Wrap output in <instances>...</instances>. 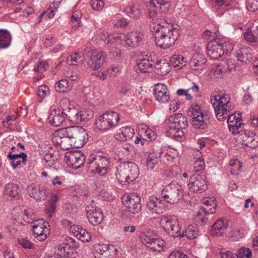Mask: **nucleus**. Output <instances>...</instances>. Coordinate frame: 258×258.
I'll list each match as a JSON object with an SVG mask.
<instances>
[{
    "label": "nucleus",
    "instance_id": "41",
    "mask_svg": "<svg viewBox=\"0 0 258 258\" xmlns=\"http://www.w3.org/2000/svg\"><path fill=\"white\" fill-rule=\"evenodd\" d=\"M230 166L231 174L233 175H238L239 171L242 167L241 162L237 159L231 160L230 162Z\"/></svg>",
    "mask_w": 258,
    "mask_h": 258
},
{
    "label": "nucleus",
    "instance_id": "5",
    "mask_svg": "<svg viewBox=\"0 0 258 258\" xmlns=\"http://www.w3.org/2000/svg\"><path fill=\"white\" fill-rule=\"evenodd\" d=\"M160 225L164 231L173 237H184V232H180L179 221L176 217L168 215L163 216L160 220Z\"/></svg>",
    "mask_w": 258,
    "mask_h": 258
},
{
    "label": "nucleus",
    "instance_id": "7",
    "mask_svg": "<svg viewBox=\"0 0 258 258\" xmlns=\"http://www.w3.org/2000/svg\"><path fill=\"white\" fill-rule=\"evenodd\" d=\"M182 192L180 185L176 182H171L163 188L161 195L166 203L174 204L181 199Z\"/></svg>",
    "mask_w": 258,
    "mask_h": 258
},
{
    "label": "nucleus",
    "instance_id": "39",
    "mask_svg": "<svg viewBox=\"0 0 258 258\" xmlns=\"http://www.w3.org/2000/svg\"><path fill=\"white\" fill-rule=\"evenodd\" d=\"M120 129V133L124 137L125 142L128 144H132L133 142V138L134 135V130L131 127H122Z\"/></svg>",
    "mask_w": 258,
    "mask_h": 258
},
{
    "label": "nucleus",
    "instance_id": "20",
    "mask_svg": "<svg viewBox=\"0 0 258 258\" xmlns=\"http://www.w3.org/2000/svg\"><path fill=\"white\" fill-rule=\"evenodd\" d=\"M37 222H39L38 224L33 226V231L37 240L40 241H43L50 233L49 225L43 219L39 220Z\"/></svg>",
    "mask_w": 258,
    "mask_h": 258
},
{
    "label": "nucleus",
    "instance_id": "64",
    "mask_svg": "<svg viewBox=\"0 0 258 258\" xmlns=\"http://www.w3.org/2000/svg\"><path fill=\"white\" fill-rule=\"evenodd\" d=\"M119 93L123 95H129L131 94V87L128 85H124L120 87Z\"/></svg>",
    "mask_w": 258,
    "mask_h": 258
},
{
    "label": "nucleus",
    "instance_id": "35",
    "mask_svg": "<svg viewBox=\"0 0 258 258\" xmlns=\"http://www.w3.org/2000/svg\"><path fill=\"white\" fill-rule=\"evenodd\" d=\"M20 189L18 184L13 183H7L5 188V193L14 198L19 197Z\"/></svg>",
    "mask_w": 258,
    "mask_h": 258
},
{
    "label": "nucleus",
    "instance_id": "14",
    "mask_svg": "<svg viewBox=\"0 0 258 258\" xmlns=\"http://www.w3.org/2000/svg\"><path fill=\"white\" fill-rule=\"evenodd\" d=\"M63 132H65V128L58 130L54 134L52 138V141L54 144L60 146L63 150H68L74 147V144L69 136L64 135Z\"/></svg>",
    "mask_w": 258,
    "mask_h": 258
},
{
    "label": "nucleus",
    "instance_id": "62",
    "mask_svg": "<svg viewBox=\"0 0 258 258\" xmlns=\"http://www.w3.org/2000/svg\"><path fill=\"white\" fill-rule=\"evenodd\" d=\"M55 42V39L51 35H48L46 37L44 45L46 47H49L52 46Z\"/></svg>",
    "mask_w": 258,
    "mask_h": 258
},
{
    "label": "nucleus",
    "instance_id": "60",
    "mask_svg": "<svg viewBox=\"0 0 258 258\" xmlns=\"http://www.w3.org/2000/svg\"><path fill=\"white\" fill-rule=\"evenodd\" d=\"M111 53L115 59L120 60L122 57V53L120 49L113 47L110 50Z\"/></svg>",
    "mask_w": 258,
    "mask_h": 258
},
{
    "label": "nucleus",
    "instance_id": "6",
    "mask_svg": "<svg viewBox=\"0 0 258 258\" xmlns=\"http://www.w3.org/2000/svg\"><path fill=\"white\" fill-rule=\"evenodd\" d=\"M64 135L71 139L74 147L77 148L83 147L88 141V135L85 130L81 127L72 126L65 127Z\"/></svg>",
    "mask_w": 258,
    "mask_h": 258
},
{
    "label": "nucleus",
    "instance_id": "22",
    "mask_svg": "<svg viewBox=\"0 0 258 258\" xmlns=\"http://www.w3.org/2000/svg\"><path fill=\"white\" fill-rule=\"evenodd\" d=\"M28 195L36 201L44 200L47 197L45 188L40 184H32L27 187Z\"/></svg>",
    "mask_w": 258,
    "mask_h": 258
},
{
    "label": "nucleus",
    "instance_id": "55",
    "mask_svg": "<svg viewBox=\"0 0 258 258\" xmlns=\"http://www.w3.org/2000/svg\"><path fill=\"white\" fill-rule=\"evenodd\" d=\"M61 1L58 3L53 2L47 9V12L49 13V18H52L54 16V12L56 11L57 9L60 4Z\"/></svg>",
    "mask_w": 258,
    "mask_h": 258
},
{
    "label": "nucleus",
    "instance_id": "19",
    "mask_svg": "<svg viewBox=\"0 0 258 258\" xmlns=\"http://www.w3.org/2000/svg\"><path fill=\"white\" fill-rule=\"evenodd\" d=\"M140 238L144 245L154 251H160L164 246L165 242L163 240L153 238L146 233H142Z\"/></svg>",
    "mask_w": 258,
    "mask_h": 258
},
{
    "label": "nucleus",
    "instance_id": "9",
    "mask_svg": "<svg viewBox=\"0 0 258 258\" xmlns=\"http://www.w3.org/2000/svg\"><path fill=\"white\" fill-rule=\"evenodd\" d=\"M78 247V243L73 238L67 237L65 242L58 246L57 251L58 255L70 258H76L78 254L77 249Z\"/></svg>",
    "mask_w": 258,
    "mask_h": 258
},
{
    "label": "nucleus",
    "instance_id": "18",
    "mask_svg": "<svg viewBox=\"0 0 258 258\" xmlns=\"http://www.w3.org/2000/svg\"><path fill=\"white\" fill-rule=\"evenodd\" d=\"M65 158L68 165L74 169L81 168L85 161L84 154L79 151L69 152L66 154Z\"/></svg>",
    "mask_w": 258,
    "mask_h": 258
},
{
    "label": "nucleus",
    "instance_id": "36",
    "mask_svg": "<svg viewBox=\"0 0 258 258\" xmlns=\"http://www.w3.org/2000/svg\"><path fill=\"white\" fill-rule=\"evenodd\" d=\"M139 175V170L137 164L132 163L130 167L129 173L125 177L124 181L130 183L135 180Z\"/></svg>",
    "mask_w": 258,
    "mask_h": 258
},
{
    "label": "nucleus",
    "instance_id": "61",
    "mask_svg": "<svg viewBox=\"0 0 258 258\" xmlns=\"http://www.w3.org/2000/svg\"><path fill=\"white\" fill-rule=\"evenodd\" d=\"M168 258H188V256L179 251H175L169 255Z\"/></svg>",
    "mask_w": 258,
    "mask_h": 258
},
{
    "label": "nucleus",
    "instance_id": "32",
    "mask_svg": "<svg viewBox=\"0 0 258 258\" xmlns=\"http://www.w3.org/2000/svg\"><path fill=\"white\" fill-rule=\"evenodd\" d=\"M154 67L156 69V73L158 75L164 76L169 72V64L164 60L156 61Z\"/></svg>",
    "mask_w": 258,
    "mask_h": 258
},
{
    "label": "nucleus",
    "instance_id": "57",
    "mask_svg": "<svg viewBox=\"0 0 258 258\" xmlns=\"http://www.w3.org/2000/svg\"><path fill=\"white\" fill-rule=\"evenodd\" d=\"M19 244L21 245L24 248L33 249L34 248V245L27 239L25 238H21L18 240Z\"/></svg>",
    "mask_w": 258,
    "mask_h": 258
},
{
    "label": "nucleus",
    "instance_id": "29",
    "mask_svg": "<svg viewBox=\"0 0 258 258\" xmlns=\"http://www.w3.org/2000/svg\"><path fill=\"white\" fill-rule=\"evenodd\" d=\"M154 61L150 60L149 58H143L137 63L138 69L142 73L151 72L154 68Z\"/></svg>",
    "mask_w": 258,
    "mask_h": 258
},
{
    "label": "nucleus",
    "instance_id": "34",
    "mask_svg": "<svg viewBox=\"0 0 258 258\" xmlns=\"http://www.w3.org/2000/svg\"><path fill=\"white\" fill-rule=\"evenodd\" d=\"M230 97L227 94H225L222 96H212L211 102L214 108H215V107L217 105L224 106V105L230 103Z\"/></svg>",
    "mask_w": 258,
    "mask_h": 258
},
{
    "label": "nucleus",
    "instance_id": "11",
    "mask_svg": "<svg viewBox=\"0 0 258 258\" xmlns=\"http://www.w3.org/2000/svg\"><path fill=\"white\" fill-rule=\"evenodd\" d=\"M122 203L127 211L133 214H136L141 211L142 204L141 198L136 195H125L121 198Z\"/></svg>",
    "mask_w": 258,
    "mask_h": 258
},
{
    "label": "nucleus",
    "instance_id": "40",
    "mask_svg": "<svg viewBox=\"0 0 258 258\" xmlns=\"http://www.w3.org/2000/svg\"><path fill=\"white\" fill-rule=\"evenodd\" d=\"M65 118H68L70 121H75V115L78 114V110L75 108L67 107L62 109Z\"/></svg>",
    "mask_w": 258,
    "mask_h": 258
},
{
    "label": "nucleus",
    "instance_id": "8",
    "mask_svg": "<svg viewBox=\"0 0 258 258\" xmlns=\"http://www.w3.org/2000/svg\"><path fill=\"white\" fill-rule=\"evenodd\" d=\"M119 119V115L117 112H106L99 117L95 124L100 130L105 131L116 126Z\"/></svg>",
    "mask_w": 258,
    "mask_h": 258
},
{
    "label": "nucleus",
    "instance_id": "26",
    "mask_svg": "<svg viewBox=\"0 0 258 258\" xmlns=\"http://www.w3.org/2000/svg\"><path fill=\"white\" fill-rule=\"evenodd\" d=\"M233 108L234 107L231 102L224 105V106L217 105L214 108L217 118L220 121L225 120Z\"/></svg>",
    "mask_w": 258,
    "mask_h": 258
},
{
    "label": "nucleus",
    "instance_id": "1",
    "mask_svg": "<svg viewBox=\"0 0 258 258\" xmlns=\"http://www.w3.org/2000/svg\"><path fill=\"white\" fill-rule=\"evenodd\" d=\"M153 32H155L154 37L156 45L164 49L172 46L179 35L177 29L163 26L160 31L153 26Z\"/></svg>",
    "mask_w": 258,
    "mask_h": 258
},
{
    "label": "nucleus",
    "instance_id": "3",
    "mask_svg": "<svg viewBox=\"0 0 258 258\" xmlns=\"http://www.w3.org/2000/svg\"><path fill=\"white\" fill-rule=\"evenodd\" d=\"M169 121V130L167 131L169 136L172 138L182 137L184 136L183 130L188 125L186 117L181 113H176L170 116Z\"/></svg>",
    "mask_w": 258,
    "mask_h": 258
},
{
    "label": "nucleus",
    "instance_id": "54",
    "mask_svg": "<svg viewBox=\"0 0 258 258\" xmlns=\"http://www.w3.org/2000/svg\"><path fill=\"white\" fill-rule=\"evenodd\" d=\"M90 5L93 9L96 11H100L103 8L104 3L101 0H91Z\"/></svg>",
    "mask_w": 258,
    "mask_h": 258
},
{
    "label": "nucleus",
    "instance_id": "52",
    "mask_svg": "<svg viewBox=\"0 0 258 258\" xmlns=\"http://www.w3.org/2000/svg\"><path fill=\"white\" fill-rule=\"evenodd\" d=\"M246 8L249 11L258 10V0H246Z\"/></svg>",
    "mask_w": 258,
    "mask_h": 258
},
{
    "label": "nucleus",
    "instance_id": "51",
    "mask_svg": "<svg viewBox=\"0 0 258 258\" xmlns=\"http://www.w3.org/2000/svg\"><path fill=\"white\" fill-rule=\"evenodd\" d=\"M148 16L149 18L151 20L153 23V25H156V24H159L160 25L159 20V17L158 15L157 12L155 10H149L148 12Z\"/></svg>",
    "mask_w": 258,
    "mask_h": 258
},
{
    "label": "nucleus",
    "instance_id": "42",
    "mask_svg": "<svg viewBox=\"0 0 258 258\" xmlns=\"http://www.w3.org/2000/svg\"><path fill=\"white\" fill-rule=\"evenodd\" d=\"M201 152L198 151L196 154L197 157L195 158L196 160L194 163V167L197 171L202 170L205 165L203 158L201 157Z\"/></svg>",
    "mask_w": 258,
    "mask_h": 258
},
{
    "label": "nucleus",
    "instance_id": "23",
    "mask_svg": "<svg viewBox=\"0 0 258 258\" xmlns=\"http://www.w3.org/2000/svg\"><path fill=\"white\" fill-rule=\"evenodd\" d=\"M243 144L251 148H254L258 146V136L253 131L245 130L240 134Z\"/></svg>",
    "mask_w": 258,
    "mask_h": 258
},
{
    "label": "nucleus",
    "instance_id": "38",
    "mask_svg": "<svg viewBox=\"0 0 258 258\" xmlns=\"http://www.w3.org/2000/svg\"><path fill=\"white\" fill-rule=\"evenodd\" d=\"M187 60L186 58L184 57L182 55H174L170 59V62L174 68H178L177 69H181L182 67L186 64Z\"/></svg>",
    "mask_w": 258,
    "mask_h": 258
},
{
    "label": "nucleus",
    "instance_id": "50",
    "mask_svg": "<svg viewBox=\"0 0 258 258\" xmlns=\"http://www.w3.org/2000/svg\"><path fill=\"white\" fill-rule=\"evenodd\" d=\"M216 206H208L206 207H202L200 209V211L197 212V215L200 216L202 215V213H204L206 215L213 214L216 211Z\"/></svg>",
    "mask_w": 258,
    "mask_h": 258
},
{
    "label": "nucleus",
    "instance_id": "45",
    "mask_svg": "<svg viewBox=\"0 0 258 258\" xmlns=\"http://www.w3.org/2000/svg\"><path fill=\"white\" fill-rule=\"evenodd\" d=\"M81 14L79 12H76L73 14L71 17V25L73 28H78L81 23Z\"/></svg>",
    "mask_w": 258,
    "mask_h": 258
},
{
    "label": "nucleus",
    "instance_id": "33",
    "mask_svg": "<svg viewBox=\"0 0 258 258\" xmlns=\"http://www.w3.org/2000/svg\"><path fill=\"white\" fill-rule=\"evenodd\" d=\"M84 54L82 52H76L70 54L67 59V63L70 65H77L84 60Z\"/></svg>",
    "mask_w": 258,
    "mask_h": 258
},
{
    "label": "nucleus",
    "instance_id": "59",
    "mask_svg": "<svg viewBox=\"0 0 258 258\" xmlns=\"http://www.w3.org/2000/svg\"><path fill=\"white\" fill-rule=\"evenodd\" d=\"M8 154H9V156L12 159L15 158V159H18L19 158L20 159V158H22V162L24 163V164H25L27 162V155L25 153L22 152L20 154H13L12 152H10Z\"/></svg>",
    "mask_w": 258,
    "mask_h": 258
},
{
    "label": "nucleus",
    "instance_id": "16",
    "mask_svg": "<svg viewBox=\"0 0 258 258\" xmlns=\"http://www.w3.org/2000/svg\"><path fill=\"white\" fill-rule=\"evenodd\" d=\"M188 186L191 191L197 193H202L208 188L205 177L200 174L193 175L190 177Z\"/></svg>",
    "mask_w": 258,
    "mask_h": 258
},
{
    "label": "nucleus",
    "instance_id": "53",
    "mask_svg": "<svg viewBox=\"0 0 258 258\" xmlns=\"http://www.w3.org/2000/svg\"><path fill=\"white\" fill-rule=\"evenodd\" d=\"M49 93V89L46 85H41L37 89V95L40 98L44 97Z\"/></svg>",
    "mask_w": 258,
    "mask_h": 258
},
{
    "label": "nucleus",
    "instance_id": "30",
    "mask_svg": "<svg viewBox=\"0 0 258 258\" xmlns=\"http://www.w3.org/2000/svg\"><path fill=\"white\" fill-rule=\"evenodd\" d=\"M11 40V35L8 30L0 29V49L9 47Z\"/></svg>",
    "mask_w": 258,
    "mask_h": 258
},
{
    "label": "nucleus",
    "instance_id": "4",
    "mask_svg": "<svg viewBox=\"0 0 258 258\" xmlns=\"http://www.w3.org/2000/svg\"><path fill=\"white\" fill-rule=\"evenodd\" d=\"M86 165L89 170L101 176H104L110 170V160L106 156L95 155L88 160Z\"/></svg>",
    "mask_w": 258,
    "mask_h": 258
},
{
    "label": "nucleus",
    "instance_id": "31",
    "mask_svg": "<svg viewBox=\"0 0 258 258\" xmlns=\"http://www.w3.org/2000/svg\"><path fill=\"white\" fill-rule=\"evenodd\" d=\"M250 51V48L247 47L240 49L236 54L238 60L244 63L249 61L252 58V54Z\"/></svg>",
    "mask_w": 258,
    "mask_h": 258
},
{
    "label": "nucleus",
    "instance_id": "24",
    "mask_svg": "<svg viewBox=\"0 0 258 258\" xmlns=\"http://www.w3.org/2000/svg\"><path fill=\"white\" fill-rule=\"evenodd\" d=\"M48 120L49 124L53 126L58 127L62 125L66 121V118L62 110L54 109L49 114Z\"/></svg>",
    "mask_w": 258,
    "mask_h": 258
},
{
    "label": "nucleus",
    "instance_id": "44",
    "mask_svg": "<svg viewBox=\"0 0 258 258\" xmlns=\"http://www.w3.org/2000/svg\"><path fill=\"white\" fill-rule=\"evenodd\" d=\"M56 91L60 93L64 92L69 89V82L67 79H62L57 82L55 85Z\"/></svg>",
    "mask_w": 258,
    "mask_h": 258
},
{
    "label": "nucleus",
    "instance_id": "63",
    "mask_svg": "<svg viewBox=\"0 0 258 258\" xmlns=\"http://www.w3.org/2000/svg\"><path fill=\"white\" fill-rule=\"evenodd\" d=\"M221 258H236L235 254L234 255L231 251L226 250H221L219 253Z\"/></svg>",
    "mask_w": 258,
    "mask_h": 258
},
{
    "label": "nucleus",
    "instance_id": "49",
    "mask_svg": "<svg viewBox=\"0 0 258 258\" xmlns=\"http://www.w3.org/2000/svg\"><path fill=\"white\" fill-rule=\"evenodd\" d=\"M78 235H80V238H82L83 241H89L91 238V234L81 226L78 233H77V236Z\"/></svg>",
    "mask_w": 258,
    "mask_h": 258
},
{
    "label": "nucleus",
    "instance_id": "46",
    "mask_svg": "<svg viewBox=\"0 0 258 258\" xmlns=\"http://www.w3.org/2000/svg\"><path fill=\"white\" fill-rule=\"evenodd\" d=\"M242 123L241 122H239L235 124V123L233 124H230L228 125L229 130L230 132L232 133V134L235 135L236 134H241L242 131V128L241 125Z\"/></svg>",
    "mask_w": 258,
    "mask_h": 258
},
{
    "label": "nucleus",
    "instance_id": "21",
    "mask_svg": "<svg viewBox=\"0 0 258 258\" xmlns=\"http://www.w3.org/2000/svg\"><path fill=\"white\" fill-rule=\"evenodd\" d=\"M166 202L154 197L150 199L147 203L148 210L152 214L157 215L163 213L166 211Z\"/></svg>",
    "mask_w": 258,
    "mask_h": 258
},
{
    "label": "nucleus",
    "instance_id": "58",
    "mask_svg": "<svg viewBox=\"0 0 258 258\" xmlns=\"http://www.w3.org/2000/svg\"><path fill=\"white\" fill-rule=\"evenodd\" d=\"M126 12L135 18H138L141 13L140 9L135 6L127 8Z\"/></svg>",
    "mask_w": 258,
    "mask_h": 258
},
{
    "label": "nucleus",
    "instance_id": "25",
    "mask_svg": "<svg viewBox=\"0 0 258 258\" xmlns=\"http://www.w3.org/2000/svg\"><path fill=\"white\" fill-rule=\"evenodd\" d=\"M143 34L142 32L135 31L127 34L125 36L126 44L131 47H137L142 43Z\"/></svg>",
    "mask_w": 258,
    "mask_h": 258
},
{
    "label": "nucleus",
    "instance_id": "43",
    "mask_svg": "<svg viewBox=\"0 0 258 258\" xmlns=\"http://www.w3.org/2000/svg\"><path fill=\"white\" fill-rule=\"evenodd\" d=\"M236 258H251V251L249 248L241 247L235 254Z\"/></svg>",
    "mask_w": 258,
    "mask_h": 258
},
{
    "label": "nucleus",
    "instance_id": "2",
    "mask_svg": "<svg viewBox=\"0 0 258 258\" xmlns=\"http://www.w3.org/2000/svg\"><path fill=\"white\" fill-rule=\"evenodd\" d=\"M188 115L191 117V124L193 127L197 130H206L212 115L209 111L204 109L198 105H191L187 111Z\"/></svg>",
    "mask_w": 258,
    "mask_h": 258
},
{
    "label": "nucleus",
    "instance_id": "15",
    "mask_svg": "<svg viewBox=\"0 0 258 258\" xmlns=\"http://www.w3.org/2000/svg\"><path fill=\"white\" fill-rule=\"evenodd\" d=\"M85 211L87 218L91 225L97 226L102 222L103 214L99 207L90 204L86 207Z\"/></svg>",
    "mask_w": 258,
    "mask_h": 258
},
{
    "label": "nucleus",
    "instance_id": "56",
    "mask_svg": "<svg viewBox=\"0 0 258 258\" xmlns=\"http://www.w3.org/2000/svg\"><path fill=\"white\" fill-rule=\"evenodd\" d=\"M244 38L246 41L249 42H254L256 41V37L249 29H247L244 33Z\"/></svg>",
    "mask_w": 258,
    "mask_h": 258
},
{
    "label": "nucleus",
    "instance_id": "37",
    "mask_svg": "<svg viewBox=\"0 0 258 258\" xmlns=\"http://www.w3.org/2000/svg\"><path fill=\"white\" fill-rule=\"evenodd\" d=\"M182 232H184V237L186 236L189 239H194L198 236L199 230L197 225L191 224L188 225Z\"/></svg>",
    "mask_w": 258,
    "mask_h": 258
},
{
    "label": "nucleus",
    "instance_id": "10",
    "mask_svg": "<svg viewBox=\"0 0 258 258\" xmlns=\"http://www.w3.org/2000/svg\"><path fill=\"white\" fill-rule=\"evenodd\" d=\"M86 55L89 59L88 64L94 70L101 68L107 59L106 53L104 51L90 50L86 51Z\"/></svg>",
    "mask_w": 258,
    "mask_h": 258
},
{
    "label": "nucleus",
    "instance_id": "27",
    "mask_svg": "<svg viewBox=\"0 0 258 258\" xmlns=\"http://www.w3.org/2000/svg\"><path fill=\"white\" fill-rule=\"evenodd\" d=\"M228 224L227 221L222 218H220L217 220L212 225L210 230V233L213 235H220L223 231L228 227Z\"/></svg>",
    "mask_w": 258,
    "mask_h": 258
},
{
    "label": "nucleus",
    "instance_id": "12",
    "mask_svg": "<svg viewBox=\"0 0 258 258\" xmlns=\"http://www.w3.org/2000/svg\"><path fill=\"white\" fill-rule=\"evenodd\" d=\"M170 156L165 152V149L158 148L155 145H153L152 149L149 152V155L147 159V166L149 169L152 170L154 166L158 162V158L167 157V160H169Z\"/></svg>",
    "mask_w": 258,
    "mask_h": 258
},
{
    "label": "nucleus",
    "instance_id": "47",
    "mask_svg": "<svg viewBox=\"0 0 258 258\" xmlns=\"http://www.w3.org/2000/svg\"><path fill=\"white\" fill-rule=\"evenodd\" d=\"M48 67L49 65L47 61H41L34 66V71L37 73H41L46 70Z\"/></svg>",
    "mask_w": 258,
    "mask_h": 258
},
{
    "label": "nucleus",
    "instance_id": "13",
    "mask_svg": "<svg viewBox=\"0 0 258 258\" xmlns=\"http://www.w3.org/2000/svg\"><path fill=\"white\" fill-rule=\"evenodd\" d=\"M225 43L219 38H215L208 42L207 45V54L213 59H216L223 55Z\"/></svg>",
    "mask_w": 258,
    "mask_h": 258
},
{
    "label": "nucleus",
    "instance_id": "17",
    "mask_svg": "<svg viewBox=\"0 0 258 258\" xmlns=\"http://www.w3.org/2000/svg\"><path fill=\"white\" fill-rule=\"evenodd\" d=\"M153 94L155 100L159 103H167L170 100V91L163 84L157 83L154 85Z\"/></svg>",
    "mask_w": 258,
    "mask_h": 258
},
{
    "label": "nucleus",
    "instance_id": "48",
    "mask_svg": "<svg viewBox=\"0 0 258 258\" xmlns=\"http://www.w3.org/2000/svg\"><path fill=\"white\" fill-rule=\"evenodd\" d=\"M237 116H236L235 113H232L231 115L229 114L227 116V122L228 125L230 124H233L235 123L237 124V123L240 122L241 118V113H238L237 114Z\"/></svg>",
    "mask_w": 258,
    "mask_h": 258
},
{
    "label": "nucleus",
    "instance_id": "28",
    "mask_svg": "<svg viewBox=\"0 0 258 258\" xmlns=\"http://www.w3.org/2000/svg\"><path fill=\"white\" fill-rule=\"evenodd\" d=\"M206 62V59L203 54H196L190 59L189 64L192 70H198L201 69Z\"/></svg>",
    "mask_w": 258,
    "mask_h": 258
}]
</instances>
